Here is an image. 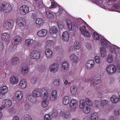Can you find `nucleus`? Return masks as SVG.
Returning <instances> with one entry per match:
<instances>
[{
	"label": "nucleus",
	"instance_id": "1",
	"mask_svg": "<svg viewBox=\"0 0 120 120\" xmlns=\"http://www.w3.org/2000/svg\"><path fill=\"white\" fill-rule=\"evenodd\" d=\"M67 23L68 27L70 30H72V29H75L77 28L78 26H80L82 23H86L81 18L77 19L76 21L74 22L72 24L71 21L69 19L66 20Z\"/></svg>",
	"mask_w": 120,
	"mask_h": 120
},
{
	"label": "nucleus",
	"instance_id": "2",
	"mask_svg": "<svg viewBox=\"0 0 120 120\" xmlns=\"http://www.w3.org/2000/svg\"><path fill=\"white\" fill-rule=\"evenodd\" d=\"M12 8L11 4L8 3L3 2L0 4V12L6 13L10 12Z\"/></svg>",
	"mask_w": 120,
	"mask_h": 120
},
{
	"label": "nucleus",
	"instance_id": "3",
	"mask_svg": "<svg viewBox=\"0 0 120 120\" xmlns=\"http://www.w3.org/2000/svg\"><path fill=\"white\" fill-rule=\"evenodd\" d=\"M15 22L12 20H10L5 21L3 24V29L5 30L11 29L13 28Z\"/></svg>",
	"mask_w": 120,
	"mask_h": 120
},
{
	"label": "nucleus",
	"instance_id": "4",
	"mask_svg": "<svg viewBox=\"0 0 120 120\" xmlns=\"http://www.w3.org/2000/svg\"><path fill=\"white\" fill-rule=\"evenodd\" d=\"M105 69L108 74L111 75L115 72L116 69L115 66L113 64H110L107 65Z\"/></svg>",
	"mask_w": 120,
	"mask_h": 120
},
{
	"label": "nucleus",
	"instance_id": "5",
	"mask_svg": "<svg viewBox=\"0 0 120 120\" xmlns=\"http://www.w3.org/2000/svg\"><path fill=\"white\" fill-rule=\"evenodd\" d=\"M59 68L58 64L56 63H54L50 65L49 70L50 71L53 73H56L57 72Z\"/></svg>",
	"mask_w": 120,
	"mask_h": 120
},
{
	"label": "nucleus",
	"instance_id": "6",
	"mask_svg": "<svg viewBox=\"0 0 120 120\" xmlns=\"http://www.w3.org/2000/svg\"><path fill=\"white\" fill-rule=\"evenodd\" d=\"M22 37L19 36H16L14 37L12 40V43L13 45L16 46L19 44L22 41Z\"/></svg>",
	"mask_w": 120,
	"mask_h": 120
},
{
	"label": "nucleus",
	"instance_id": "7",
	"mask_svg": "<svg viewBox=\"0 0 120 120\" xmlns=\"http://www.w3.org/2000/svg\"><path fill=\"white\" fill-rule=\"evenodd\" d=\"M69 107L71 111H74L78 106L77 101L74 99H72L70 102Z\"/></svg>",
	"mask_w": 120,
	"mask_h": 120
},
{
	"label": "nucleus",
	"instance_id": "8",
	"mask_svg": "<svg viewBox=\"0 0 120 120\" xmlns=\"http://www.w3.org/2000/svg\"><path fill=\"white\" fill-rule=\"evenodd\" d=\"M30 57L33 59H38L40 57V53L39 51L34 50L32 51L30 54Z\"/></svg>",
	"mask_w": 120,
	"mask_h": 120
},
{
	"label": "nucleus",
	"instance_id": "9",
	"mask_svg": "<svg viewBox=\"0 0 120 120\" xmlns=\"http://www.w3.org/2000/svg\"><path fill=\"white\" fill-rule=\"evenodd\" d=\"M29 11V8L26 6H22L20 8L19 12L22 15H24L27 13Z\"/></svg>",
	"mask_w": 120,
	"mask_h": 120
},
{
	"label": "nucleus",
	"instance_id": "10",
	"mask_svg": "<svg viewBox=\"0 0 120 120\" xmlns=\"http://www.w3.org/2000/svg\"><path fill=\"white\" fill-rule=\"evenodd\" d=\"M27 85V83L26 80L23 79L19 81L18 86L19 88L23 89L26 88Z\"/></svg>",
	"mask_w": 120,
	"mask_h": 120
},
{
	"label": "nucleus",
	"instance_id": "11",
	"mask_svg": "<svg viewBox=\"0 0 120 120\" xmlns=\"http://www.w3.org/2000/svg\"><path fill=\"white\" fill-rule=\"evenodd\" d=\"M39 90L40 97L42 99H47L48 96V94L47 90L44 89Z\"/></svg>",
	"mask_w": 120,
	"mask_h": 120
},
{
	"label": "nucleus",
	"instance_id": "12",
	"mask_svg": "<svg viewBox=\"0 0 120 120\" xmlns=\"http://www.w3.org/2000/svg\"><path fill=\"white\" fill-rule=\"evenodd\" d=\"M10 36L7 32L3 33L1 35V38L2 40L5 42H8L10 39Z\"/></svg>",
	"mask_w": 120,
	"mask_h": 120
},
{
	"label": "nucleus",
	"instance_id": "13",
	"mask_svg": "<svg viewBox=\"0 0 120 120\" xmlns=\"http://www.w3.org/2000/svg\"><path fill=\"white\" fill-rule=\"evenodd\" d=\"M58 97L57 91L56 90H53L51 92L49 96L50 100L51 101L56 100Z\"/></svg>",
	"mask_w": 120,
	"mask_h": 120
},
{
	"label": "nucleus",
	"instance_id": "14",
	"mask_svg": "<svg viewBox=\"0 0 120 120\" xmlns=\"http://www.w3.org/2000/svg\"><path fill=\"white\" fill-rule=\"evenodd\" d=\"M14 95L15 98L19 101L21 100L23 97L22 92L20 90L15 91L14 93Z\"/></svg>",
	"mask_w": 120,
	"mask_h": 120
},
{
	"label": "nucleus",
	"instance_id": "15",
	"mask_svg": "<svg viewBox=\"0 0 120 120\" xmlns=\"http://www.w3.org/2000/svg\"><path fill=\"white\" fill-rule=\"evenodd\" d=\"M80 31L82 34L84 36L89 37L90 36V34L88 31L86 30L84 26H81L80 28Z\"/></svg>",
	"mask_w": 120,
	"mask_h": 120
},
{
	"label": "nucleus",
	"instance_id": "16",
	"mask_svg": "<svg viewBox=\"0 0 120 120\" xmlns=\"http://www.w3.org/2000/svg\"><path fill=\"white\" fill-rule=\"evenodd\" d=\"M69 58L72 63H76L78 62L79 57L74 53H71L70 55Z\"/></svg>",
	"mask_w": 120,
	"mask_h": 120
},
{
	"label": "nucleus",
	"instance_id": "17",
	"mask_svg": "<svg viewBox=\"0 0 120 120\" xmlns=\"http://www.w3.org/2000/svg\"><path fill=\"white\" fill-rule=\"evenodd\" d=\"M101 76L100 74L98 73L95 75L93 80V82L95 85L98 84L101 81Z\"/></svg>",
	"mask_w": 120,
	"mask_h": 120
},
{
	"label": "nucleus",
	"instance_id": "18",
	"mask_svg": "<svg viewBox=\"0 0 120 120\" xmlns=\"http://www.w3.org/2000/svg\"><path fill=\"white\" fill-rule=\"evenodd\" d=\"M94 62L92 60H90L87 61L85 65L86 68L89 70L92 69L94 65Z\"/></svg>",
	"mask_w": 120,
	"mask_h": 120
},
{
	"label": "nucleus",
	"instance_id": "19",
	"mask_svg": "<svg viewBox=\"0 0 120 120\" xmlns=\"http://www.w3.org/2000/svg\"><path fill=\"white\" fill-rule=\"evenodd\" d=\"M16 24L19 27L24 26L26 22L24 19L22 18H19L16 20Z\"/></svg>",
	"mask_w": 120,
	"mask_h": 120
},
{
	"label": "nucleus",
	"instance_id": "20",
	"mask_svg": "<svg viewBox=\"0 0 120 120\" xmlns=\"http://www.w3.org/2000/svg\"><path fill=\"white\" fill-rule=\"evenodd\" d=\"M10 83L12 85H15L17 84L19 82V79L17 77L14 76H11L9 79Z\"/></svg>",
	"mask_w": 120,
	"mask_h": 120
},
{
	"label": "nucleus",
	"instance_id": "21",
	"mask_svg": "<svg viewBox=\"0 0 120 120\" xmlns=\"http://www.w3.org/2000/svg\"><path fill=\"white\" fill-rule=\"evenodd\" d=\"M48 32V31L47 30L42 29L38 31L37 35L39 37H43L47 35Z\"/></svg>",
	"mask_w": 120,
	"mask_h": 120
},
{
	"label": "nucleus",
	"instance_id": "22",
	"mask_svg": "<svg viewBox=\"0 0 120 120\" xmlns=\"http://www.w3.org/2000/svg\"><path fill=\"white\" fill-rule=\"evenodd\" d=\"M101 44L102 45L105 47H111L110 46L109 44H110V42L107 40L103 38H101Z\"/></svg>",
	"mask_w": 120,
	"mask_h": 120
},
{
	"label": "nucleus",
	"instance_id": "23",
	"mask_svg": "<svg viewBox=\"0 0 120 120\" xmlns=\"http://www.w3.org/2000/svg\"><path fill=\"white\" fill-rule=\"evenodd\" d=\"M45 53L46 57L47 58L50 59L52 57V52L51 49L49 48L46 49Z\"/></svg>",
	"mask_w": 120,
	"mask_h": 120
},
{
	"label": "nucleus",
	"instance_id": "24",
	"mask_svg": "<svg viewBox=\"0 0 120 120\" xmlns=\"http://www.w3.org/2000/svg\"><path fill=\"white\" fill-rule=\"evenodd\" d=\"M27 98L32 103H35L37 102L36 98L32 95L31 93H29L27 95Z\"/></svg>",
	"mask_w": 120,
	"mask_h": 120
},
{
	"label": "nucleus",
	"instance_id": "25",
	"mask_svg": "<svg viewBox=\"0 0 120 120\" xmlns=\"http://www.w3.org/2000/svg\"><path fill=\"white\" fill-rule=\"evenodd\" d=\"M70 100L71 98L70 96H66L63 97L62 103L64 105H67L69 104Z\"/></svg>",
	"mask_w": 120,
	"mask_h": 120
},
{
	"label": "nucleus",
	"instance_id": "26",
	"mask_svg": "<svg viewBox=\"0 0 120 120\" xmlns=\"http://www.w3.org/2000/svg\"><path fill=\"white\" fill-rule=\"evenodd\" d=\"M68 63L67 62L65 61H63L61 66L62 70L64 71H66L68 68Z\"/></svg>",
	"mask_w": 120,
	"mask_h": 120
},
{
	"label": "nucleus",
	"instance_id": "27",
	"mask_svg": "<svg viewBox=\"0 0 120 120\" xmlns=\"http://www.w3.org/2000/svg\"><path fill=\"white\" fill-rule=\"evenodd\" d=\"M69 34L67 31L63 32L62 35V38L64 41L67 42L68 41L69 38Z\"/></svg>",
	"mask_w": 120,
	"mask_h": 120
},
{
	"label": "nucleus",
	"instance_id": "28",
	"mask_svg": "<svg viewBox=\"0 0 120 120\" xmlns=\"http://www.w3.org/2000/svg\"><path fill=\"white\" fill-rule=\"evenodd\" d=\"M34 42V40L31 39H26L24 42V45L28 47L31 46Z\"/></svg>",
	"mask_w": 120,
	"mask_h": 120
},
{
	"label": "nucleus",
	"instance_id": "29",
	"mask_svg": "<svg viewBox=\"0 0 120 120\" xmlns=\"http://www.w3.org/2000/svg\"><path fill=\"white\" fill-rule=\"evenodd\" d=\"M32 94L36 98L40 97V90L38 88L34 89L32 91Z\"/></svg>",
	"mask_w": 120,
	"mask_h": 120
},
{
	"label": "nucleus",
	"instance_id": "30",
	"mask_svg": "<svg viewBox=\"0 0 120 120\" xmlns=\"http://www.w3.org/2000/svg\"><path fill=\"white\" fill-rule=\"evenodd\" d=\"M100 54L101 57L104 58L107 55V52L106 49L103 47H101L100 49Z\"/></svg>",
	"mask_w": 120,
	"mask_h": 120
},
{
	"label": "nucleus",
	"instance_id": "31",
	"mask_svg": "<svg viewBox=\"0 0 120 120\" xmlns=\"http://www.w3.org/2000/svg\"><path fill=\"white\" fill-rule=\"evenodd\" d=\"M112 45L113 47H110V49H109V50L111 52V53H115V50L118 51L119 53H120V48L115 45Z\"/></svg>",
	"mask_w": 120,
	"mask_h": 120
},
{
	"label": "nucleus",
	"instance_id": "32",
	"mask_svg": "<svg viewBox=\"0 0 120 120\" xmlns=\"http://www.w3.org/2000/svg\"><path fill=\"white\" fill-rule=\"evenodd\" d=\"M36 22L37 26L40 27L43 25L44 21L42 19L38 18L36 19Z\"/></svg>",
	"mask_w": 120,
	"mask_h": 120
},
{
	"label": "nucleus",
	"instance_id": "33",
	"mask_svg": "<svg viewBox=\"0 0 120 120\" xmlns=\"http://www.w3.org/2000/svg\"><path fill=\"white\" fill-rule=\"evenodd\" d=\"M53 41L52 40H48L45 42V48H49L53 46Z\"/></svg>",
	"mask_w": 120,
	"mask_h": 120
},
{
	"label": "nucleus",
	"instance_id": "34",
	"mask_svg": "<svg viewBox=\"0 0 120 120\" xmlns=\"http://www.w3.org/2000/svg\"><path fill=\"white\" fill-rule=\"evenodd\" d=\"M8 91V89L6 86H4L0 87V92L4 95L7 94Z\"/></svg>",
	"mask_w": 120,
	"mask_h": 120
},
{
	"label": "nucleus",
	"instance_id": "35",
	"mask_svg": "<svg viewBox=\"0 0 120 120\" xmlns=\"http://www.w3.org/2000/svg\"><path fill=\"white\" fill-rule=\"evenodd\" d=\"M2 103L3 104L5 105L6 108L9 107L11 106L12 104L11 101L9 99L3 100Z\"/></svg>",
	"mask_w": 120,
	"mask_h": 120
},
{
	"label": "nucleus",
	"instance_id": "36",
	"mask_svg": "<svg viewBox=\"0 0 120 120\" xmlns=\"http://www.w3.org/2000/svg\"><path fill=\"white\" fill-rule=\"evenodd\" d=\"M11 64L13 65H17L19 63V60L18 58L16 57H14L12 58L11 60Z\"/></svg>",
	"mask_w": 120,
	"mask_h": 120
},
{
	"label": "nucleus",
	"instance_id": "37",
	"mask_svg": "<svg viewBox=\"0 0 120 120\" xmlns=\"http://www.w3.org/2000/svg\"><path fill=\"white\" fill-rule=\"evenodd\" d=\"M111 102L113 103H117L118 101L117 97L115 95L112 96L110 98Z\"/></svg>",
	"mask_w": 120,
	"mask_h": 120
},
{
	"label": "nucleus",
	"instance_id": "38",
	"mask_svg": "<svg viewBox=\"0 0 120 120\" xmlns=\"http://www.w3.org/2000/svg\"><path fill=\"white\" fill-rule=\"evenodd\" d=\"M28 68L27 66H25L22 67L21 71V74L23 75L27 74L28 72Z\"/></svg>",
	"mask_w": 120,
	"mask_h": 120
},
{
	"label": "nucleus",
	"instance_id": "39",
	"mask_svg": "<svg viewBox=\"0 0 120 120\" xmlns=\"http://www.w3.org/2000/svg\"><path fill=\"white\" fill-rule=\"evenodd\" d=\"M58 31L57 29L55 27H54L51 28L49 32L52 35H56Z\"/></svg>",
	"mask_w": 120,
	"mask_h": 120
},
{
	"label": "nucleus",
	"instance_id": "40",
	"mask_svg": "<svg viewBox=\"0 0 120 120\" xmlns=\"http://www.w3.org/2000/svg\"><path fill=\"white\" fill-rule=\"evenodd\" d=\"M38 70L41 72H43L45 71L46 68L45 67L41 64H39L38 65Z\"/></svg>",
	"mask_w": 120,
	"mask_h": 120
},
{
	"label": "nucleus",
	"instance_id": "41",
	"mask_svg": "<svg viewBox=\"0 0 120 120\" xmlns=\"http://www.w3.org/2000/svg\"><path fill=\"white\" fill-rule=\"evenodd\" d=\"M82 109V112L86 114L89 113L90 111V107L88 106H85Z\"/></svg>",
	"mask_w": 120,
	"mask_h": 120
},
{
	"label": "nucleus",
	"instance_id": "42",
	"mask_svg": "<svg viewBox=\"0 0 120 120\" xmlns=\"http://www.w3.org/2000/svg\"><path fill=\"white\" fill-rule=\"evenodd\" d=\"M64 117L66 119H70L71 117V114L69 111H67L64 112Z\"/></svg>",
	"mask_w": 120,
	"mask_h": 120
},
{
	"label": "nucleus",
	"instance_id": "43",
	"mask_svg": "<svg viewBox=\"0 0 120 120\" xmlns=\"http://www.w3.org/2000/svg\"><path fill=\"white\" fill-rule=\"evenodd\" d=\"M77 89V88L76 87L74 86H71L70 89L71 93L73 95L75 94L76 93Z\"/></svg>",
	"mask_w": 120,
	"mask_h": 120
},
{
	"label": "nucleus",
	"instance_id": "44",
	"mask_svg": "<svg viewBox=\"0 0 120 120\" xmlns=\"http://www.w3.org/2000/svg\"><path fill=\"white\" fill-rule=\"evenodd\" d=\"M114 114L116 116H120V107H117L114 110Z\"/></svg>",
	"mask_w": 120,
	"mask_h": 120
},
{
	"label": "nucleus",
	"instance_id": "45",
	"mask_svg": "<svg viewBox=\"0 0 120 120\" xmlns=\"http://www.w3.org/2000/svg\"><path fill=\"white\" fill-rule=\"evenodd\" d=\"M85 106V102L83 99L80 100L79 103V107L80 109H82Z\"/></svg>",
	"mask_w": 120,
	"mask_h": 120
},
{
	"label": "nucleus",
	"instance_id": "46",
	"mask_svg": "<svg viewBox=\"0 0 120 120\" xmlns=\"http://www.w3.org/2000/svg\"><path fill=\"white\" fill-rule=\"evenodd\" d=\"M98 116L97 113L94 112L91 115V120H97L98 118Z\"/></svg>",
	"mask_w": 120,
	"mask_h": 120
},
{
	"label": "nucleus",
	"instance_id": "47",
	"mask_svg": "<svg viewBox=\"0 0 120 120\" xmlns=\"http://www.w3.org/2000/svg\"><path fill=\"white\" fill-rule=\"evenodd\" d=\"M49 104L48 100L45 99L42 101L41 103V106L43 108H45L48 106Z\"/></svg>",
	"mask_w": 120,
	"mask_h": 120
},
{
	"label": "nucleus",
	"instance_id": "48",
	"mask_svg": "<svg viewBox=\"0 0 120 120\" xmlns=\"http://www.w3.org/2000/svg\"><path fill=\"white\" fill-rule=\"evenodd\" d=\"M109 101L107 99H104L102 100L100 102L102 106L107 105H108Z\"/></svg>",
	"mask_w": 120,
	"mask_h": 120
},
{
	"label": "nucleus",
	"instance_id": "49",
	"mask_svg": "<svg viewBox=\"0 0 120 120\" xmlns=\"http://www.w3.org/2000/svg\"><path fill=\"white\" fill-rule=\"evenodd\" d=\"M86 104L87 106H92L93 103L92 101L88 98H86L85 99Z\"/></svg>",
	"mask_w": 120,
	"mask_h": 120
},
{
	"label": "nucleus",
	"instance_id": "50",
	"mask_svg": "<svg viewBox=\"0 0 120 120\" xmlns=\"http://www.w3.org/2000/svg\"><path fill=\"white\" fill-rule=\"evenodd\" d=\"M50 113L51 114L52 118H55L58 115L57 112L54 109L53 110L51 111Z\"/></svg>",
	"mask_w": 120,
	"mask_h": 120
},
{
	"label": "nucleus",
	"instance_id": "51",
	"mask_svg": "<svg viewBox=\"0 0 120 120\" xmlns=\"http://www.w3.org/2000/svg\"><path fill=\"white\" fill-rule=\"evenodd\" d=\"M52 119L50 113L45 114L44 117V120H51Z\"/></svg>",
	"mask_w": 120,
	"mask_h": 120
},
{
	"label": "nucleus",
	"instance_id": "52",
	"mask_svg": "<svg viewBox=\"0 0 120 120\" xmlns=\"http://www.w3.org/2000/svg\"><path fill=\"white\" fill-rule=\"evenodd\" d=\"M94 101L95 103V105L96 107L99 109H101L102 106L100 104L99 101L98 100H94Z\"/></svg>",
	"mask_w": 120,
	"mask_h": 120
},
{
	"label": "nucleus",
	"instance_id": "53",
	"mask_svg": "<svg viewBox=\"0 0 120 120\" xmlns=\"http://www.w3.org/2000/svg\"><path fill=\"white\" fill-rule=\"evenodd\" d=\"M113 58L112 55H109L108 56L107 58V61L109 63H112L113 60Z\"/></svg>",
	"mask_w": 120,
	"mask_h": 120
},
{
	"label": "nucleus",
	"instance_id": "54",
	"mask_svg": "<svg viewBox=\"0 0 120 120\" xmlns=\"http://www.w3.org/2000/svg\"><path fill=\"white\" fill-rule=\"evenodd\" d=\"M46 14L47 18L49 19H52L54 18L53 15L50 12L47 11L46 12Z\"/></svg>",
	"mask_w": 120,
	"mask_h": 120
},
{
	"label": "nucleus",
	"instance_id": "55",
	"mask_svg": "<svg viewBox=\"0 0 120 120\" xmlns=\"http://www.w3.org/2000/svg\"><path fill=\"white\" fill-rule=\"evenodd\" d=\"M24 120H32L31 116L28 114H25L24 116Z\"/></svg>",
	"mask_w": 120,
	"mask_h": 120
},
{
	"label": "nucleus",
	"instance_id": "56",
	"mask_svg": "<svg viewBox=\"0 0 120 120\" xmlns=\"http://www.w3.org/2000/svg\"><path fill=\"white\" fill-rule=\"evenodd\" d=\"M99 35L96 32H94L93 33V37L95 40H98L99 39Z\"/></svg>",
	"mask_w": 120,
	"mask_h": 120
},
{
	"label": "nucleus",
	"instance_id": "57",
	"mask_svg": "<svg viewBox=\"0 0 120 120\" xmlns=\"http://www.w3.org/2000/svg\"><path fill=\"white\" fill-rule=\"evenodd\" d=\"M75 49H79L80 47V45L78 42H76L74 43L73 46Z\"/></svg>",
	"mask_w": 120,
	"mask_h": 120
},
{
	"label": "nucleus",
	"instance_id": "58",
	"mask_svg": "<svg viewBox=\"0 0 120 120\" xmlns=\"http://www.w3.org/2000/svg\"><path fill=\"white\" fill-rule=\"evenodd\" d=\"M102 0H93L92 1L98 5H100L102 3Z\"/></svg>",
	"mask_w": 120,
	"mask_h": 120
},
{
	"label": "nucleus",
	"instance_id": "59",
	"mask_svg": "<svg viewBox=\"0 0 120 120\" xmlns=\"http://www.w3.org/2000/svg\"><path fill=\"white\" fill-rule=\"evenodd\" d=\"M59 80L58 79H56L53 82V84L55 85L58 86L59 85Z\"/></svg>",
	"mask_w": 120,
	"mask_h": 120
},
{
	"label": "nucleus",
	"instance_id": "60",
	"mask_svg": "<svg viewBox=\"0 0 120 120\" xmlns=\"http://www.w3.org/2000/svg\"><path fill=\"white\" fill-rule=\"evenodd\" d=\"M37 82V79L36 78L33 77L31 78L30 80V82L32 84H34Z\"/></svg>",
	"mask_w": 120,
	"mask_h": 120
},
{
	"label": "nucleus",
	"instance_id": "61",
	"mask_svg": "<svg viewBox=\"0 0 120 120\" xmlns=\"http://www.w3.org/2000/svg\"><path fill=\"white\" fill-rule=\"evenodd\" d=\"M95 60L97 63L99 64L100 62V57L98 56H96L95 57Z\"/></svg>",
	"mask_w": 120,
	"mask_h": 120
},
{
	"label": "nucleus",
	"instance_id": "62",
	"mask_svg": "<svg viewBox=\"0 0 120 120\" xmlns=\"http://www.w3.org/2000/svg\"><path fill=\"white\" fill-rule=\"evenodd\" d=\"M24 108L26 110H28L30 109V106L28 103H26L24 105Z\"/></svg>",
	"mask_w": 120,
	"mask_h": 120
},
{
	"label": "nucleus",
	"instance_id": "63",
	"mask_svg": "<svg viewBox=\"0 0 120 120\" xmlns=\"http://www.w3.org/2000/svg\"><path fill=\"white\" fill-rule=\"evenodd\" d=\"M58 27L60 29H61L64 27V24L62 22L60 21L58 22Z\"/></svg>",
	"mask_w": 120,
	"mask_h": 120
},
{
	"label": "nucleus",
	"instance_id": "64",
	"mask_svg": "<svg viewBox=\"0 0 120 120\" xmlns=\"http://www.w3.org/2000/svg\"><path fill=\"white\" fill-rule=\"evenodd\" d=\"M108 119L109 120H116V118L115 116L110 115L109 116Z\"/></svg>",
	"mask_w": 120,
	"mask_h": 120
}]
</instances>
